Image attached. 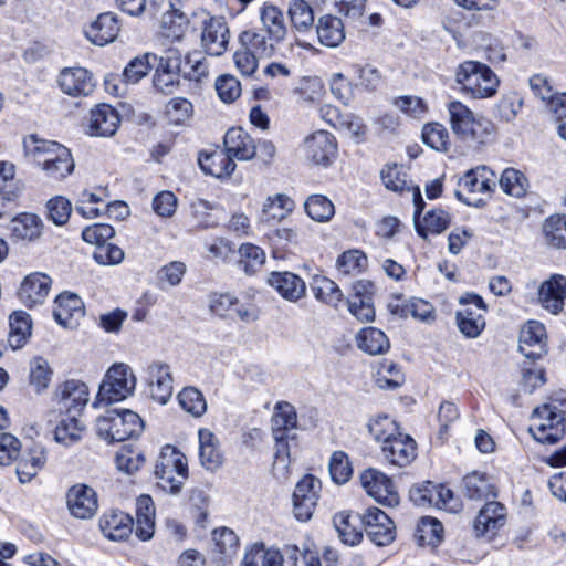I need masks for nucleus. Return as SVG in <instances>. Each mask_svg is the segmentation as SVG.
Masks as SVG:
<instances>
[{"instance_id":"1","label":"nucleus","mask_w":566,"mask_h":566,"mask_svg":"<svg viewBox=\"0 0 566 566\" xmlns=\"http://www.w3.org/2000/svg\"><path fill=\"white\" fill-rule=\"evenodd\" d=\"M261 28L245 30L240 34L243 46L254 50L260 57H273L286 38L287 28L283 11L274 4L265 3L260 11Z\"/></svg>"},{"instance_id":"2","label":"nucleus","mask_w":566,"mask_h":566,"mask_svg":"<svg viewBox=\"0 0 566 566\" xmlns=\"http://www.w3.org/2000/svg\"><path fill=\"white\" fill-rule=\"evenodd\" d=\"M24 157L40 167L53 180H63L75 167L71 150L65 146L30 135L23 139Z\"/></svg>"},{"instance_id":"3","label":"nucleus","mask_w":566,"mask_h":566,"mask_svg":"<svg viewBox=\"0 0 566 566\" xmlns=\"http://www.w3.org/2000/svg\"><path fill=\"white\" fill-rule=\"evenodd\" d=\"M566 398L551 399L534 409L528 428L533 438L543 444H554L565 436Z\"/></svg>"},{"instance_id":"4","label":"nucleus","mask_w":566,"mask_h":566,"mask_svg":"<svg viewBox=\"0 0 566 566\" xmlns=\"http://www.w3.org/2000/svg\"><path fill=\"white\" fill-rule=\"evenodd\" d=\"M452 132L464 142L484 144L493 133V124L474 113L462 102L452 101L447 106Z\"/></svg>"},{"instance_id":"5","label":"nucleus","mask_w":566,"mask_h":566,"mask_svg":"<svg viewBox=\"0 0 566 566\" xmlns=\"http://www.w3.org/2000/svg\"><path fill=\"white\" fill-rule=\"evenodd\" d=\"M143 420L129 409H111L97 418V434L105 441L120 442L137 437L143 431Z\"/></svg>"},{"instance_id":"6","label":"nucleus","mask_w":566,"mask_h":566,"mask_svg":"<svg viewBox=\"0 0 566 566\" xmlns=\"http://www.w3.org/2000/svg\"><path fill=\"white\" fill-rule=\"evenodd\" d=\"M455 81L462 91L473 98L493 96L500 83L496 74L488 65L476 61L461 63L455 72Z\"/></svg>"},{"instance_id":"7","label":"nucleus","mask_w":566,"mask_h":566,"mask_svg":"<svg viewBox=\"0 0 566 566\" xmlns=\"http://www.w3.org/2000/svg\"><path fill=\"white\" fill-rule=\"evenodd\" d=\"M136 388V376L127 364L112 365L99 385L94 405H111L132 396Z\"/></svg>"},{"instance_id":"8","label":"nucleus","mask_w":566,"mask_h":566,"mask_svg":"<svg viewBox=\"0 0 566 566\" xmlns=\"http://www.w3.org/2000/svg\"><path fill=\"white\" fill-rule=\"evenodd\" d=\"M155 474L158 485L170 494L180 493L188 478V464L184 453L177 448L166 446L156 462Z\"/></svg>"},{"instance_id":"9","label":"nucleus","mask_w":566,"mask_h":566,"mask_svg":"<svg viewBox=\"0 0 566 566\" xmlns=\"http://www.w3.org/2000/svg\"><path fill=\"white\" fill-rule=\"evenodd\" d=\"M455 197L468 206L480 207L484 203L482 198H475L478 193H490L495 187V175L485 166L468 170L460 178Z\"/></svg>"},{"instance_id":"10","label":"nucleus","mask_w":566,"mask_h":566,"mask_svg":"<svg viewBox=\"0 0 566 566\" xmlns=\"http://www.w3.org/2000/svg\"><path fill=\"white\" fill-rule=\"evenodd\" d=\"M88 402V388L80 380H66L54 391L52 403L59 415L82 416Z\"/></svg>"},{"instance_id":"11","label":"nucleus","mask_w":566,"mask_h":566,"mask_svg":"<svg viewBox=\"0 0 566 566\" xmlns=\"http://www.w3.org/2000/svg\"><path fill=\"white\" fill-rule=\"evenodd\" d=\"M322 489L321 481L312 474L304 475L293 492V512L296 520L307 522L316 507Z\"/></svg>"},{"instance_id":"12","label":"nucleus","mask_w":566,"mask_h":566,"mask_svg":"<svg viewBox=\"0 0 566 566\" xmlns=\"http://www.w3.org/2000/svg\"><path fill=\"white\" fill-rule=\"evenodd\" d=\"M360 482L367 494L379 504L394 507L400 497L389 476L379 470L368 468L360 474Z\"/></svg>"},{"instance_id":"13","label":"nucleus","mask_w":566,"mask_h":566,"mask_svg":"<svg viewBox=\"0 0 566 566\" xmlns=\"http://www.w3.org/2000/svg\"><path fill=\"white\" fill-rule=\"evenodd\" d=\"M306 158L315 165L328 166L337 154L335 137L326 130H316L303 144Z\"/></svg>"},{"instance_id":"14","label":"nucleus","mask_w":566,"mask_h":566,"mask_svg":"<svg viewBox=\"0 0 566 566\" xmlns=\"http://www.w3.org/2000/svg\"><path fill=\"white\" fill-rule=\"evenodd\" d=\"M361 522L369 539L377 546H385L395 539L396 527L392 520L380 509L369 507Z\"/></svg>"},{"instance_id":"15","label":"nucleus","mask_w":566,"mask_h":566,"mask_svg":"<svg viewBox=\"0 0 566 566\" xmlns=\"http://www.w3.org/2000/svg\"><path fill=\"white\" fill-rule=\"evenodd\" d=\"M145 373L151 398L165 405L170 399L174 391V379L170 366L166 363L155 360L146 367Z\"/></svg>"},{"instance_id":"16","label":"nucleus","mask_w":566,"mask_h":566,"mask_svg":"<svg viewBox=\"0 0 566 566\" xmlns=\"http://www.w3.org/2000/svg\"><path fill=\"white\" fill-rule=\"evenodd\" d=\"M120 124L118 112L108 104H99L91 111L87 134L96 137L115 135Z\"/></svg>"},{"instance_id":"17","label":"nucleus","mask_w":566,"mask_h":566,"mask_svg":"<svg viewBox=\"0 0 566 566\" xmlns=\"http://www.w3.org/2000/svg\"><path fill=\"white\" fill-rule=\"evenodd\" d=\"M67 507L76 518H91L98 509L97 496L95 491L84 484L72 486L67 494Z\"/></svg>"},{"instance_id":"18","label":"nucleus","mask_w":566,"mask_h":566,"mask_svg":"<svg viewBox=\"0 0 566 566\" xmlns=\"http://www.w3.org/2000/svg\"><path fill=\"white\" fill-rule=\"evenodd\" d=\"M229 29L222 18H210L203 22L201 43L210 55L219 56L228 48Z\"/></svg>"},{"instance_id":"19","label":"nucleus","mask_w":566,"mask_h":566,"mask_svg":"<svg viewBox=\"0 0 566 566\" xmlns=\"http://www.w3.org/2000/svg\"><path fill=\"white\" fill-rule=\"evenodd\" d=\"M565 298L566 277L560 274L552 275L538 289V301L551 314L556 315L563 311Z\"/></svg>"},{"instance_id":"20","label":"nucleus","mask_w":566,"mask_h":566,"mask_svg":"<svg viewBox=\"0 0 566 566\" xmlns=\"http://www.w3.org/2000/svg\"><path fill=\"white\" fill-rule=\"evenodd\" d=\"M61 90L70 96H87L95 88L93 75L83 67L64 69L60 73Z\"/></svg>"},{"instance_id":"21","label":"nucleus","mask_w":566,"mask_h":566,"mask_svg":"<svg viewBox=\"0 0 566 566\" xmlns=\"http://www.w3.org/2000/svg\"><path fill=\"white\" fill-rule=\"evenodd\" d=\"M53 316L61 326L74 328L84 316L83 301L76 294H60L55 298Z\"/></svg>"},{"instance_id":"22","label":"nucleus","mask_w":566,"mask_h":566,"mask_svg":"<svg viewBox=\"0 0 566 566\" xmlns=\"http://www.w3.org/2000/svg\"><path fill=\"white\" fill-rule=\"evenodd\" d=\"M224 151L230 158L250 160L256 154L254 139L241 127L230 128L223 138Z\"/></svg>"},{"instance_id":"23","label":"nucleus","mask_w":566,"mask_h":566,"mask_svg":"<svg viewBox=\"0 0 566 566\" xmlns=\"http://www.w3.org/2000/svg\"><path fill=\"white\" fill-rule=\"evenodd\" d=\"M119 30L117 17L112 12H104L85 29V35L93 44L103 46L113 42Z\"/></svg>"},{"instance_id":"24","label":"nucleus","mask_w":566,"mask_h":566,"mask_svg":"<svg viewBox=\"0 0 566 566\" xmlns=\"http://www.w3.org/2000/svg\"><path fill=\"white\" fill-rule=\"evenodd\" d=\"M381 453L390 464L403 468L416 458V442L409 436L399 433L381 446Z\"/></svg>"},{"instance_id":"25","label":"nucleus","mask_w":566,"mask_h":566,"mask_svg":"<svg viewBox=\"0 0 566 566\" xmlns=\"http://www.w3.org/2000/svg\"><path fill=\"white\" fill-rule=\"evenodd\" d=\"M505 506L496 501L486 502L474 521V532L476 536L494 534L496 530L505 524Z\"/></svg>"},{"instance_id":"26","label":"nucleus","mask_w":566,"mask_h":566,"mask_svg":"<svg viewBox=\"0 0 566 566\" xmlns=\"http://www.w3.org/2000/svg\"><path fill=\"white\" fill-rule=\"evenodd\" d=\"M46 460V449L39 443H32V446L27 449L25 453L18 461L15 472L19 481L21 483L31 482L32 479L35 478L44 468Z\"/></svg>"},{"instance_id":"27","label":"nucleus","mask_w":566,"mask_h":566,"mask_svg":"<svg viewBox=\"0 0 566 566\" xmlns=\"http://www.w3.org/2000/svg\"><path fill=\"white\" fill-rule=\"evenodd\" d=\"M51 289V279L44 273H32L24 277L19 289V297L23 304L32 307L40 304L48 296Z\"/></svg>"},{"instance_id":"28","label":"nucleus","mask_w":566,"mask_h":566,"mask_svg":"<svg viewBox=\"0 0 566 566\" xmlns=\"http://www.w3.org/2000/svg\"><path fill=\"white\" fill-rule=\"evenodd\" d=\"M134 527V520L130 515L113 510L99 518V528L105 537L111 541H123L127 538Z\"/></svg>"},{"instance_id":"29","label":"nucleus","mask_w":566,"mask_h":566,"mask_svg":"<svg viewBox=\"0 0 566 566\" xmlns=\"http://www.w3.org/2000/svg\"><path fill=\"white\" fill-rule=\"evenodd\" d=\"M545 338L544 325L531 321L521 329L518 348L527 358H539L545 347Z\"/></svg>"},{"instance_id":"30","label":"nucleus","mask_w":566,"mask_h":566,"mask_svg":"<svg viewBox=\"0 0 566 566\" xmlns=\"http://www.w3.org/2000/svg\"><path fill=\"white\" fill-rule=\"evenodd\" d=\"M297 424L295 408L287 401H279L274 407V413L271 419V428L274 439L292 438Z\"/></svg>"},{"instance_id":"31","label":"nucleus","mask_w":566,"mask_h":566,"mask_svg":"<svg viewBox=\"0 0 566 566\" xmlns=\"http://www.w3.org/2000/svg\"><path fill=\"white\" fill-rule=\"evenodd\" d=\"M268 283L285 300L296 302L306 293L305 282L292 272H272Z\"/></svg>"},{"instance_id":"32","label":"nucleus","mask_w":566,"mask_h":566,"mask_svg":"<svg viewBox=\"0 0 566 566\" xmlns=\"http://www.w3.org/2000/svg\"><path fill=\"white\" fill-rule=\"evenodd\" d=\"M199 459L201 465L209 471H216L222 465L223 453L214 433L208 429L199 430Z\"/></svg>"},{"instance_id":"33","label":"nucleus","mask_w":566,"mask_h":566,"mask_svg":"<svg viewBox=\"0 0 566 566\" xmlns=\"http://www.w3.org/2000/svg\"><path fill=\"white\" fill-rule=\"evenodd\" d=\"M198 163L202 171L217 178L230 176L235 169V163L221 149L211 153H200Z\"/></svg>"},{"instance_id":"34","label":"nucleus","mask_w":566,"mask_h":566,"mask_svg":"<svg viewBox=\"0 0 566 566\" xmlns=\"http://www.w3.org/2000/svg\"><path fill=\"white\" fill-rule=\"evenodd\" d=\"M316 33L319 43L327 48H336L345 40L343 21L331 14L323 15L318 19Z\"/></svg>"},{"instance_id":"35","label":"nucleus","mask_w":566,"mask_h":566,"mask_svg":"<svg viewBox=\"0 0 566 566\" xmlns=\"http://www.w3.org/2000/svg\"><path fill=\"white\" fill-rule=\"evenodd\" d=\"M214 557L221 565L231 563L239 549V538L237 534L227 527L213 532Z\"/></svg>"},{"instance_id":"36","label":"nucleus","mask_w":566,"mask_h":566,"mask_svg":"<svg viewBox=\"0 0 566 566\" xmlns=\"http://www.w3.org/2000/svg\"><path fill=\"white\" fill-rule=\"evenodd\" d=\"M390 311L401 317L412 316L421 322L430 323L434 321V307L428 301L422 298H410L409 301L399 303H390Z\"/></svg>"},{"instance_id":"37","label":"nucleus","mask_w":566,"mask_h":566,"mask_svg":"<svg viewBox=\"0 0 566 566\" xmlns=\"http://www.w3.org/2000/svg\"><path fill=\"white\" fill-rule=\"evenodd\" d=\"M62 418L54 431L56 442L66 447L78 442L85 430L84 424L81 422L80 417L75 415H60Z\"/></svg>"},{"instance_id":"38","label":"nucleus","mask_w":566,"mask_h":566,"mask_svg":"<svg viewBox=\"0 0 566 566\" xmlns=\"http://www.w3.org/2000/svg\"><path fill=\"white\" fill-rule=\"evenodd\" d=\"M8 342L13 349L21 348L31 336L32 322L28 313L23 311L13 312L9 321Z\"/></svg>"},{"instance_id":"39","label":"nucleus","mask_w":566,"mask_h":566,"mask_svg":"<svg viewBox=\"0 0 566 566\" xmlns=\"http://www.w3.org/2000/svg\"><path fill=\"white\" fill-rule=\"evenodd\" d=\"M294 208L293 200L286 195L277 193L269 197L263 205L261 223L277 222L284 219Z\"/></svg>"},{"instance_id":"40","label":"nucleus","mask_w":566,"mask_h":566,"mask_svg":"<svg viewBox=\"0 0 566 566\" xmlns=\"http://www.w3.org/2000/svg\"><path fill=\"white\" fill-rule=\"evenodd\" d=\"M358 347L367 354L379 355L389 349V339L386 334L376 327L363 328L357 337Z\"/></svg>"},{"instance_id":"41","label":"nucleus","mask_w":566,"mask_h":566,"mask_svg":"<svg viewBox=\"0 0 566 566\" xmlns=\"http://www.w3.org/2000/svg\"><path fill=\"white\" fill-rule=\"evenodd\" d=\"M42 220L33 213H22L11 221V233L21 240H34L41 235Z\"/></svg>"},{"instance_id":"42","label":"nucleus","mask_w":566,"mask_h":566,"mask_svg":"<svg viewBox=\"0 0 566 566\" xmlns=\"http://www.w3.org/2000/svg\"><path fill=\"white\" fill-rule=\"evenodd\" d=\"M311 289L315 298L333 307L338 306L343 300V293L338 285L326 276H315Z\"/></svg>"},{"instance_id":"43","label":"nucleus","mask_w":566,"mask_h":566,"mask_svg":"<svg viewBox=\"0 0 566 566\" xmlns=\"http://www.w3.org/2000/svg\"><path fill=\"white\" fill-rule=\"evenodd\" d=\"M546 243L556 249H566V216H552L543 224Z\"/></svg>"},{"instance_id":"44","label":"nucleus","mask_w":566,"mask_h":566,"mask_svg":"<svg viewBox=\"0 0 566 566\" xmlns=\"http://www.w3.org/2000/svg\"><path fill=\"white\" fill-rule=\"evenodd\" d=\"M463 491L465 496L471 500L495 496L493 485L488 481L484 474L478 472H473L463 478Z\"/></svg>"},{"instance_id":"45","label":"nucleus","mask_w":566,"mask_h":566,"mask_svg":"<svg viewBox=\"0 0 566 566\" xmlns=\"http://www.w3.org/2000/svg\"><path fill=\"white\" fill-rule=\"evenodd\" d=\"M455 318L460 332L468 338H476L485 326L483 315L472 308L459 311Z\"/></svg>"},{"instance_id":"46","label":"nucleus","mask_w":566,"mask_h":566,"mask_svg":"<svg viewBox=\"0 0 566 566\" xmlns=\"http://www.w3.org/2000/svg\"><path fill=\"white\" fill-rule=\"evenodd\" d=\"M499 182L505 193L515 198L524 197L528 189L527 178L523 172L514 168L504 169Z\"/></svg>"},{"instance_id":"47","label":"nucleus","mask_w":566,"mask_h":566,"mask_svg":"<svg viewBox=\"0 0 566 566\" xmlns=\"http://www.w3.org/2000/svg\"><path fill=\"white\" fill-rule=\"evenodd\" d=\"M416 535L420 545L437 546L442 541L443 526L439 520L424 516L418 524Z\"/></svg>"},{"instance_id":"48","label":"nucleus","mask_w":566,"mask_h":566,"mask_svg":"<svg viewBox=\"0 0 566 566\" xmlns=\"http://www.w3.org/2000/svg\"><path fill=\"white\" fill-rule=\"evenodd\" d=\"M358 515L353 516L349 513L340 512L334 516L333 523L343 543L356 545L360 542L361 532L353 524V520H358Z\"/></svg>"},{"instance_id":"49","label":"nucleus","mask_w":566,"mask_h":566,"mask_svg":"<svg viewBox=\"0 0 566 566\" xmlns=\"http://www.w3.org/2000/svg\"><path fill=\"white\" fill-rule=\"evenodd\" d=\"M157 55L146 53L143 56L133 59L123 71V77L127 83H138L155 66Z\"/></svg>"},{"instance_id":"50","label":"nucleus","mask_w":566,"mask_h":566,"mask_svg":"<svg viewBox=\"0 0 566 566\" xmlns=\"http://www.w3.org/2000/svg\"><path fill=\"white\" fill-rule=\"evenodd\" d=\"M289 17L293 28L300 32L313 27L314 13L312 7L304 0H292L290 2Z\"/></svg>"},{"instance_id":"51","label":"nucleus","mask_w":566,"mask_h":566,"mask_svg":"<svg viewBox=\"0 0 566 566\" xmlns=\"http://www.w3.org/2000/svg\"><path fill=\"white\" fill-rule=\"evenodd\" d=\"M304 207L308 217L318 222L328 221L335 213L332 201L322 195L310 196L306 199Z\"/></svg>"},{"instance_id":"52","label":"nucleus","mask_w":566,"mask_h":566,"mask_svg":"<svg viewBox=\"0 0 566 566\" xmlns=\"http://www.w3.org/2000/svg\"><path fill=\"white\" fill-rule=\"evenodd\" d=\"M180 407L192 415L201 417L207 411V402L202 392L195 387H186L178 394Z\"/></svg>"},{"instance_id":"53","label":"nucleus","mask_w":566,"mask_h":566,"mask_svg":"<svg viewBox=\"0 0 566 566\" xmlns=\"http://www.w3.org/2000/svg\"><path fill=\"white\" fill-rule=\"evenodd\" d=\"M368 429L375 440L380 442L381 446L388 443L400 433L398 432L397 423L388 416L375 417L369 421Z\"/></svg>"},{"instance_id":"54","label":"nucleus","mask_w":566,"mask_h":566,"mask_svg":"<svg viewBox=\"0 0 566 566\" xmlns=\"http://www.w3.org/2000/svg\"><path fill=\"white\" fill-rule=\"evenodd\" d=\"M422 142L438 151H447L449 148V133L440 123H429L422 128Z\"/></svg>"},{"instance_id":"55","label":"nucleus","mask_w":566,"mask_h":566,"mask_svg":"<svg viewBox=\"0 0 566 566\" xmlns=\"http://www.w3.org/2000/svg\"><path fill=\"white\" fill-rule=\"evenodd\" d=\"M449 224L450 217L441 209L428 211L423 218V226H419L416 222L417 231L422 238L427 237L426 232L433 234L441 233L449 227Z\"/></svg>"},{"instance_id":"56","label":"nucleus","mask_w":566,"mask_h":566,"mask_svg":"<svg viewBox=\"0 0 566 566\" xmlns=\"http://www.w3.org/2000/svg\"><path fill=\"white\" fill-rule=\"evenodd\" d=\"M187 266L181 261H171L163 265L156 273V279L160 287L177 286L181 283L186 274Z\"/></svg>"},{"instance_id":"57","label":"nucleus","mask_w":566,"mask_h":566,"mask_svg":"<svg viewBox=\"0 0 566 566\" xmlns=\"http://www.w3.org/2000/svg\"><path fill=\"white\" fill-rule=\"evenodd\" d=\"M115 461L118 470L132 474L140 469L145 457L140 450L124 446L117 452Z\"/></svg>"},{"instance_id":"58","label":"nucleus","mask_w":566,"mask_h":566,"mask_svg":"<svg viewBox=\"0 0 566 566\" xmlns=\"http://www.w3.org/2000/svg\"><path fill=\"white\" fill-rule=\"evenodd\" d=\"M336 265L344 275L358 274L366 268L367 258L359 250H349L338 256Z\"/></svg>"},{"instance_id":"59","label":"nucleus","mask_w":566,"mask_h":566,"mask_svg":"<svg viewBox=\"0 0 566 566\" xmlns=\"http://www.w3.org/2000/svg\"><path fill=\"white\" fill-rule=\"evenodd\" d=\"M329 473L332 480L337 484H344L350 479L353 468L345 452L335 451L332 454L329 460Z\"/></svg>"},{"instance_id":"60","label":"nucleus","mask_w":566,"mask_h":566,"mask_svg":"<svg viewBox=\"0 0 566 566\" xmlns=\"http://www.w3.org/2000/svg\"><path fill=\"white\" fill-rule=\"evenodd\" d=\"M403 381V376L398 366L389 360L380 364L377 373L376 382L381 389H395Z\"/></svg>"},{"instance_id":"61","label":"nucleus","mask_w":566,"mask_h":566,"mask_svg":"<svg viewBox=\"0 0 566 566\" xmlns=\"http://www.w3.org/2000/svg\"><path fill=\"white\" fill-rule=\"evenodd\" d=\"M48 218L56 226L65 224L72 212L71 201L63 196H55L46 202Z\"/></svg>"},{"instance_id":"62","label":"nucleus","mask_w":566,"mask_h":566,"mask_svg":"<svg viewBox=\"0 0 566 566\" xmlns=\"http://www.w3.org/2000/svg\"><path fill=\"white\" fill-rule=\"evenodd\" d=\"M384 186L392 191L401 192L409 189L407 185V174L402 166L387 165L380 172Z\"/></svg>"},{"instance_id":"63","label":"nucleus","mask_w":566,"mask_h":566,"mask_svg":"<svg viewBox=\"0 0 566 566\" xmlns=\"http://www.w3.org/2000/svg\"><path fill=\"white\" fill-rule=\"evenodd\" d=\"M52 378V370L49 363L42 357H36L31 361L30 382L38 392L49 387Z\"/></svg>"},{"instance_id":"64","label":"nucleus","mask_w":566,"mask_h":566,"mask_svg":"<svg viewBox=\"0 0 566 566\" xmlns=\"http://www.w3.org/2000/svg\"><path fill=\"white\" fill-rule=\"evenodd\" d=\"M240 263L247 273L255 272L265 261L264 251L251 243L242 244L239 249Z\"/></svg>"}]
</instances>
